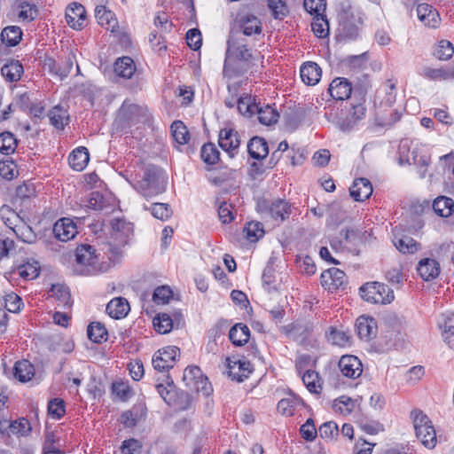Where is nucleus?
I'll list each match as a JSON object with an SVG mask.
<instances>
[{"label":"nucleus","mask_w":454,"mask_h":454,"mask_svg":"<svg viewBox=\"0 0 454 454\" xmlns=\"http://www.w3.org/2000/svg\"><path fill=\"white\" fill-rule=\"evenodd\" d=\"M166 185L167 183L161 172L153 167L145 171L143 178L134 184V188L148 200L163 193L166 191Z\"/></svg>","instance_id":"1"},{"label":"nucleus","mask_w":454,"mask_h":454,"mask_svg":"<svg viewBox=\"0 0 454 454\" xmlns=\"http://www.w3.org/2000/svg\"><path fill=\"white\" fill-rule=\"evenodd\" d=\"M413 427L416 435H421L424 430L427 429L426 426L431 424L429 418L419 410H414L411 412Z\"/></svg>","instance_id":"46"},{"label":"nucleus","mask_w":454,"mask_h":454,"mask_svg":"<svg viewBox=\"0 0 454 454\" xmlns=\"http://www.w3.org/2000/svg\"><path fill=\"white\" fill-rule=\"evenodd\" d=\"M321 285L330 292L339 289H345L347 286V277L344 271L337 268H330L325 270L320 277Z\"/></svg>","instance_id":"6"},{"label":"nucleus","mask_w":454,"mask_h":454,"mask_svg":"<svg viewBox=\"0 0 454 454\" xmlns=\"http://www.w3.org/2000/svg\"><path fill=\"white\" fill-rule=\"evenodd\" d=\"M425 427H427V429L424 430L422 434L416 436L425 447L432 449L435 446L437 442L436 433L432 423L426 426Z\"/></svg>","instance_id":"58"},{"label":"nucleus","mask_w":454,"mask_h":454,"mask_svg":"<svg viewBox=\"0 0 454 454\" xmlns=\"http://www.w3.org/2000/svg\"><path fill=\"white\" fill-rule=\"evenodd\" d=\"M268 7L275 19L282 20L289 12L285 0H268Z\"/></svg>","instance_id":"51"},{"label":"nucleus","mask_w":454,"mask_h":454,"mask_svg":"<svg viewBox=\"0 0 454 454\" xmlns=\"http://www.w3.org/2000/svg\"><path fill=\"white\" fill-rule=\"evenodd\" d=\"M361 21L353 15L344 13L340 17L339 35L347 40H355L360 32Z\"/></svg>","instance_id":"9"},{"label":"nucleus","mask_w":454,"mask_h":454,"mask_svg":"<svg viewBox=\"0 0 454 454\" xmlns=\"http://www.w3.org/2000/svg\"><path fill=\"white\" fill-rule=\"evenodd\" d=\"M311 27L314 34L319 38H325L328 35L329 25L324 13L322 16L314 17V20L311 23Z\"/></svg>","instance_id":"53"},{"label":"nucleus","mask_w":454,"mask_h":454,"mask_svg":"<svg viewBox=\"0 0 454 454\" xmlns=\"http://www.w3.org/2000/svg\"><path fill=\"white\" fill-rule=\"evenodd\" d=\"M17 147V139L13 134L8 131L0 134V152L9 155L14 153Z\"/></svg>","instance_id":"47"},{"label":"nucleus","mask_w":454,"mask_h":454,"mask_svg":"<svg viewBox=\"0 0 454 454\" xmlns=\"http://www.w3.org/2000/svg\"><path fill=\"white\" fill-rule=\"evenodd\" d=\"M302 381L308 390L313 394H320L322 391V380L316 371L308 370L302 375Z\"/></svg>","instance_id":"37"},{"label":"nucleus","mask_w":454,"mask_h":454,"mask_svg":"<svg viewBox=\"0 0 454 454\" xmlns=\"http://www.w3.org/2000/svg\"><path fill=\"white\" fill-rule=\"evenodd\" d=\"M454 54L453 44L448 40H441L434 49V55L440 60H447Z\"/></svg>","instance_id":"50"},{"label":"nucleus","mask_w":454,"mask_h":454,"mask_svg":"<svg viewBox=\"0 0 454 454\" xmlns=\"http://www.w3.org/2000/svg\"><path fill=\"white\" fill-rule=\"evenodd\" d=\"M58 438L53 432H47L45 434V440L43 447V454H57L59 453L60 450L59 447L56 445L58 442Z\"/></svg>","instance_id":"63"},{"label":"nucleus","mask_w":454,"mask_h":454,"mask_svg":"<svg viewBox=\"0 0 454 454\" xmlns=\"http://www.w3.org/2000/svg\"><path fill=\"white\" fill-rule=\"evenodd\" d=\"M172 294L173 293L168 286H159L153 292V301L156 304H165L168 302L169 299L172 297Z\"/></svg>","instance_id":"64"},{"label":"nucleus","mask_w":454,"mask_h":454,"mask_svg":"<svg viewBox=\"0 0 454 454\" xmlns=\"http://www.w3.org/2000/svg\"><path fill=\"white\" fill-rule=\"evenodd\" d=\"M129 304L125 298L117 297L111 300L106 305V312L113 318H121L128 315Z\"/></svg>","instance_id":"23"},{"label":"nucleus","mask_w":454,"mask_h":454,"mask_svg":"<svg viewBox=\"0 0 454 454\" xmlns=\"http://www.w3.org/2000/svg\"><path fill=\"white\" fill-rule=\"evenodd\" d=\"M4 309L12 313H18L23 307L22 299L16 294L11 292L4 296Z\"/></svg>","instance_id":"48"},{"label":"nucleus","mask_w":454,"mask_h":454,"mask_svg":"<svg viewBox=\"0 0 454 454\" xmlns=\"http://www.w3.org/2000/svg\"><path fill=\"white\" fill-rule=\"evenodd\" d=\"M249 155L255 160H262L269 153V147L266 140L260 137H254L247 145Z\"/></svg>","instance_id":"26"},{"label":"nucleus","mask_w":454,"mask_h":454,"mask_svg":"<svg viewBox=\"0 0 454 454\" xmlns=\"http://www.w3.org/2000/svg\"><path fill=\"white\" fill-rule=\"evenodd\" d=\"M51 296L55 297L59 305L63 307H70L72 304L71 295L68 287L64 285H52L51 288Z\"/></svg>","instance_id":"40"},{"label":"nucleus","mask_w":454,"mask_h":454,"mask_svg":"<svg viewBox=\"0 0 454 454\" xmlns=\"http://www.w3.org/2000/svg\"><path fill=\"white\" fill-rule=\"evenodd\" d=\"M228 368L229 375L238 381H243L244 378H247L252 372L251 364L248 361L233 362V365L229 362Z\"/></svg>","instance_id":"32"},{"label":"nucleus","mask_w":454,"mask_h":454,"mask_svg":"<svg viewBox=\"0 0 454 454\" xmlns=\"http://www.w3.org/2000/svg\"><path fill=\"white\" fill-rule=\"evenodd\" d=\"M359 292L361 297L371 303L387 304L395 298L393 290L379 282L366 283L359 288Z\"/></svg>","instance_id":"2"},{"label":"nucleus","mask_w":454,"mask_h":454,"mask_svg":"<svg viewBox=\"0 0 454 454\" xmlns=\"http://www.w3.org/2000/svg\"><path fill=\"white\" fill-rule=\"evenodd\" d=\"M43 68L51 74L59 76L60 79L67 77L73 68L71 57L57 61L51 57H47L43 62Z\"/></svg>","instance_id":"14"},{"label":"nucleus","mask_w":454,"mask_h":454,"mask_svg":"<svg viewBox=\"0 0 454 454\" xmlns=\"http://www.w3.org/2000/svg\"><path fill=\"white\" fill-rule=\"evenodd\" d=\"M255 114H257L260 123L267 126L276 123L278 118V114L274 108L270 105L261 106L260 103L257 104Z\"/></svg>","instance_id":"34"},{"label":"nucleus","mask_w":454,"mask_h":454,"mask_svg":"<svg viewBox=\"0 0 454 454\" xmlns=\"http://www.w3.org/2000/svg\"><path fill=\"white\" fill-rule=\"evenodd\" d=\"M300 74L305 84L316 85L320 81L322 70L317 63L307 62L301 67Z\"/></svg>","instance_id":"22"},{"label":"nucleus","mask_w":454,"mask_h":454,"mask_svg":"<svg viewBox=\"0 0 454 454\" xmlns=\"http://www.w3.org/2000/svg\"><path fill=\"white\" fill-rule=\"evenodd\" d=\"M394 245L403 254H413L419 247V244L408 236L395 240Z\"/></svg>","instance_id":"49"},{"label":"nucleus","mask_w":454,"mask_h":454,"mask_svg":"<svg viewBox=\"0 0 454 454\" xmlns=\"http://www.w3.org/2000/svg\"><path fill=\"white\" fill-rule=\"evenodd\" d=\"M24 73L22 64L18 60H12L1 68V74L9 82H18Z\"/></svg>","instance_id":"27"},{"label":"nucleus","mask_w":454,"mask_h":454,"mask_svg":"<svg viewBox=\"0 0 454 454\" xmlns=\"http://www.w3.org/2000/svg\"><path fill=\"white\" fill-rule=\"evenodd\" d=\"M147 408L144 403H135L130 410L122 412L121 423L126 427H133L146 417Z\"/></svg>","instance_id":"17"},{"label":"nucleus","mask_w":454,"mask_h":454,"mask_svg":"<svg viewBox=\"0 0 454 454\" xmlns=\"http://www.w3.org/2000/svg\"><path fill=\"white\" fill-rule=\"evenodd\" d=\"M180 350L176 346H168L159 349L153 356L152 364L159 372L168 371L173 368Z\"/></svg>","instance_id":"4"},{"label":"nucleus","mask_w":454,"mask_h":454,"mask_svg":"<svg viewBox=\"0 0 454 454\" xmlns=\"http://www.w3.org/2000/svg\"><path fill=\"white\" fill-rule=\"evenodd\" d=\"M338 366L342 375L349 379H357L363 372V364L357 356L353 355L342 356Z\"/></svg>","instance_id":"12"},{"label":"nucleus","mask_w":454,"mask_h":454,"mask_svg":"<svg viewBox=\"0 0 454 454\" xmlns=\"http://www.w3.org/2000/svg\"><path fill=\"white\" fill-rule=\"evenodd\" d=\"M95 17L102 27H106V29L114 31L117 21L114 19V13L111 11L106 10L105 5L98 4L96 6Z\"/></svg>","instance_id":"31"},{"label":"nucleus","mask_w":454,"mask_h":454,"mask_svg":"<svg viewBox=\"0 0 454 454\" xmlns=\"http://www.w3.org/2000/svg\"><path fill=\"white\" fill-rule=\"evenodd\" d=\"M144 209L150 210L153 217L161 221H167L173 213L167 203H153L150 207L145 205Z\"/></svg>","instance_id":"41"},{"label":"nucleus","mask_w":454,"mask_h":454,"mask_svg":"<svg viewBox=\"0 0 454 454\" xmlns=\"http://www.w3.org/2000/svg\"><path fill=\"white\" fill-rule=\"evenodd\" d=\"M89 160L90 154L88 149L83 146L74 149L68 157L70 167L76 171L83 170Z\"/></svg>","instance_id":"25"},{"label":"nucleus","mask_w":454,"mask_h":454,"mask_svg":"<svg viewBox=\"0 0 454 454\" xmlns=\"http://www.w3.org/2000/svg\"><path fill=\"white\" fill-rule=\"evenodd\" d=\"M350 196L356 201H364L372 193V185L366 178L356 179L349 188Z\"/></svg>","instance_id":"19"},{"label":"nucleus","mask_w":454,"mask_h":454,"mask_svg":"<svg viewBox=\"0 0 454 454\" xmlns=\"http://www.w3.org/2000/svg\"><path fill=\"white\" fill-rule=\"evenodd\" d=\"M328 91L333 99L344 100L350 97L352 85L348 79L337 77L330 83Z\"/></svg>","instance_id":"18"},{"label":"nucleus","mask_w":454,"mask_h":454,"mask_svg":"<svg viewBox=\"0 0 454 454\" xmlns=\"http://www.w3.org/2000/svg\"><path fill=\"white\" fill-rule=\"evenodd\" d=\"M156 389L162 399L168 404L172 405L176 397V387L169 376H166L165 383L156 384Z\"/></svg>","instance_id":"35"},{"label":"nucleus","mask_w":454,"mask_h":454,"mask_svg":"<svg viewBox=\"0 0 454 454\" xmlns=\"http://www.w3.org/2000/svg\"><path fill=\"white\" fill-rule=\"evenodd\" d=\"M74 271L80 275H91L95 272V264L97 263V255L95 249L89 244H83L77 247L75 250Z\"/></svg>","instance_id":"3"},{"label":"nucleus","mask_w":454,"mask_h":454,"mask_svg":"<svg viewBox=\"0 0 454 454\" xmlns=\"http://www.w3.org/2000/svg\"><path fill=\"white\" fill-rule=\"evenodd\" d=\"M297 400L293 397L283 398L278 403V411L285 416H293L297 405Z\"/></svg>","instance_id":"61"},{"label":"nucleus","mask_w":454,"mask_h":454,"mask_svg":"<svg viewBox=\"0 0 454 454\" xmlns=\"http://www.w3.org/2000/svg\"><path fill=\"white\" fill-rule=\"evenodd\" d=\"M433 209L441 217H449L454 212V201L451 198L439 196L433 202Z\"/></svg>","instance_id":"30"},{"label":"nucleus","mask_w":454,"mask_h":454,"mask_svg":"<svg viewBox=\"0 0 454 454\" xmlns=\"http://www.w3.org/2000/svg\"><path fill=\"white\" fill-rule=\"evenodd\" d=\"M200 156L205 163L214 165L219 160L220 152L214 144L207 143L201 147Z\"/></svg>","instance_id":"45"},{"label":"nucleus","mask_w":454,"mask_h":454,"mask_svg":"<svg viewBox=\"0 0 454 454\" xmlns=\"http://www.w3.org/2000/svg\"><path fill=\"white\" fill-rule=\"evenodd\" d=\"M237 23L243 35L247 36L260 35L262 31L261 20L252 13H239Z\"/></svg>","instance_id":"13"},{"label":"nucleus","mask_w":454,"mask_h":454,"mask_svg":"<svg viewBox=\"0 0 454 454\" xmlns=\"http://www.w3.org/2000/svg\"><path fill=\"white\" fill-rule=\"evenodd\" d=\"M153 326L159 333H168L173 327V321L168 314L161 313L153 319Z\"/></svg>","instance_id":"52"},{"label":"nucleus","mask_w":454,"mask_h":454,"mask_svg":"<svg viewBox=\"0 0 454 454\" xmlns=\"http://www.w3.org/2000/svg\"><path fill=\"white\" fill-rule=\"evenodd\" d=\"M87 333L89 339L95 343H101L107 340V330L99 322H92L88 325Z\"/></svg>","instance_id":"39"},{"label":"nucleus","mask_w":454,"mask_h":454,"mask_svg":"<svg viewBox=\"0 0 454 454\" xmlns=\"http://www.w3.org/2000/svg\"><path fill=\"white\" fill-rule=\"evenodd\" d=\"M417 271L424 280L429 281L438 277L440 265L434 259L425 258L419 261Z\"/></svg>","instance_id":"21"},{"label":"nucleus","mask_w":454,"mask_h":454,"mask_svg":"<svg viewBox=\"0 0 454 454\" xmlns=\"http://www.w3.org/2000/svg\"><path fill=\"white\" fill-rule=\"evenodd\" d=\"M52 231L55 238L62 242L73 239L78 233L75 223L68 217L59 219L54 223Z\"/></svg>","instance_id":"11"},{"label":"nucleus","mask_w":454,"mask_h":454,"mask_svg":"<svg viewBox=\"0 0 454 454\" xmlns=\"http://www.w3.org/2000/svg\"><path fill=\"white\" fill-rule=\"evenodd\" d=\"M218 143L230 158H233L239 152L240 140L238 131L233 129H222L219 133Z\"/></svg>","instance_id":"8"},{"label":"nucleus","mask_w":454,"mask_h":454,"mask_svg":"<svg viewBox=\"0 0 454 454\" xmlns=\"http://www.w3.org/2000/svg\"><path fill=\"white\" fill-rule=\"evenodd\" d=\"M262 279L263 286L268 292L277 291L278 285L276 279V270L270 262L267 263L263 270Z\"/></svg>","instance_id":"43"},{"label":"nucleus","mask_w":454,"mask_h":454,"mask_svg":"<svg viewBox=\"0 0 454 454\" xmlns=\"http://www.w3.org/2000/svg\"><path fill=\"white\" fill-rule=\"evenodd\" d=\"M260 211L266 216L277 222H284L291 214V206L285 200H276L270 204L263 201L259 206Z\"/></svg>","instance_id":"5"},{"label":"nucleus","mask_w":454,"mask_h":454,"mask_svg":"<svg viewBox=\"0 0 454 454\" xmlns=\"http://www.w3.org/2000/svg\"><path fill=\"white\" fill-rule=\"evenodd\" d=\"M136 71L133 59L129 57L119 58L114 63V73L121 78L129 79Z\"/></svg>","instance_id":"29"},{"label":"nucleus","mask_w":454,"mask_h":454,"mask_svg":"<svg viewBox=\"0 0 454 454\" xmlns=\"http://www.w3.org/2000/svg\"><path fill=\"white\" fill-rule=\"evenodd\" d=\"M18 274L24 279H34L39 275L40 266L36 261L20 264L17 268Z\"/></svg>","instance_id":"42"},{"label":"nucleus","mask_w":454,"mask_h":454,"mask_svg":"<svg viewBox=\"0 0 454 454\" xmlns=\"http://www.w3.org/2000/svg\"><path fill=\"white\" fill-rule=\"evenodd\" d=\"M249 337V328L247 325L241 323L233 325L229 332V338L235 346L245 345L248 341Z\"/></svg>","instance_id":"28"},{"label":"nucleus","mask_w":454,"mask_h":454,"mask_svg":"<svg viewBox=\"0 0 454 454\" xmlns=\"http://www.w3.org/2000/svg\"><path fill=\"white\" fill-rule=\"evenodd\" d=\"M13 370L14 377L20 382H27L35 375L34 366L27 360L18 361Z\"/></svg>","instance_id":"33"},{"label":"nucleus","mask_w":454,"mask_h":454,"mask_svg":"<svg viewBox=\"0 0 454 454\" xmlns=\"http://www.w3.org/2000/svg\"><path fill=\"white\" fill-rule=\"evenodd\" d=\"M114 231L119 233L124 239H128L133 232V225L123 219L114 218L110 223Z\"/></svg>","instance_id":"54"},{"label":"nucleus","mask_w":454,"mask_h":454,"mask_svg":"<svg viewBox=\"0 0 454 454\" xmlns=\"http://www.w3.org/2000/svg\"><path fill=\"white\" fill-rule=\"evenodd\" d=\"M303 7L316 17L322 16L326 9V0H303Z\"/></svg>","instance_id":"57"},{"label":"nucleus","mask_w":454,"mask_h":454,"mask_svg":"<svg viewBox=\"0 0 454 454\" xmlns=\"http://www.w3.org/2000/svg\"><path fill=\"white\" fill-rule=\"evenodd\" d=\"M356 329L359 338L365 341H369L376 337L378 333L376 320L366 316H361L356 319Z\"/></svg>","instance_id":"15"},{"label":"nucleus","mask_w":454,"mask_h":454,"mask_svg":"<svg viewBox=\"0 0 454 454\" xmlns=\"http://www.w3.org/2000/svg\"><path fill=\"white\" fill-rule=\"evenodd\" d=\"M442 336L445 342L451 347V342H454V315L447 316L442 325Z\"/></svg>","instance_id":"59"},{"label":"nucleus","mask_w":454,"mask_h":454,"mask_svg":"<svg viewBox=\"0 0 454 454\" xmlns=\"http://www.w3.org/2000/svg\"><path fill=\"white\" fill-rule=\"evenodd\" d=\"M0 216L4 224L16 232V222L19 220V215L9 206L4 205L0 208Z\"/></svg>","instance_id":"55"},{"label":"nucleus","mask_w":454,"mask_h":454,"mask_svg":"<svg viewBox=\"0 0 454 454\" xmlns=\"http://www.w3.org/2000/svg\"><path fill=\"white\" fill-rule=\"evenodd\" d=\"M171 131L172 136L174 139L179 144V145H185L189 142L190 139V134L186 128V126L181 121H175L171 124Z\"/></svg>","instance_id":"44"},{"label":"nucleus","mask_w":454,"mask_h":454,"mask_svg":"<svg viewBox=\"0 0 454 454\" xmlns=\"http://www.w3.org/2000/svg\"><path fill=\"white\" fill-rule=\"evenodd\" d=\"M21 38L22 31L18 26H8L1 33V41L7 46H16Z\"/></svg>","instance_id":"38"},{"label":"nucleus","mask_w":454,"mask_h":454,"mask_svg":"<svg viewBox=\"0 0 454 454\" xmlns=\"http://www.w3.org/2000/svg\"><path fill=\"white\" fill-rule=\"evenodd\" d=\"M365 114L366 108L364 104L352 106L347 116L339 121V129L344 132L354 129L364 119Z\"/></svg>","instance_id":"10"},{"label":"nucleus","mask_w":454,"mask_h":454,"mask_svg":"<svg viewBox=\"0 0 454 454\" xmlns=\"http://www.w3.org/2000/svg\"><path fill=\"white\" fill-rule=\"evenodd\" d=\"M66 20L74 29H82L86 22V12L81 4L74 3L67 9Z\"/></svg>","instance_id":"16"},{"label":"nucleus","mask_w":454,"mask_h":454,"mask_svg":"<svg viewBox=\"0 0 454 454\" xmlns=\"http://www.w3.org/2000/svg\"><path fill=\"white\" fill-rule=\"evenodd\" d=\"M245 236L250 242H255L264 234V231L260 223L251 222L244 228Z\"/></svg>","instance_id":"56"},{"label":"nucleus","mask_w":454,"mask_h":454,"mask_svg":"<svg viewBox=\"0 0 454 454\" xmlns=\"http://www.w3.org/2000/svg\"><path fill=\"white\" fill-rule=\"evenodd\" d=\"M227 44L226 59L231 57H234L236 59L245 62L251 59L252 49L243 42V39H238L231 35L229 37ZM226 63L227 60H225L224 67H226Z\"/></svg>","instance_id":"7"},{"label":"nucleus","mask_w":454,"mask_h":454,"mask_svg":"<svg viewBox=\"0 0 454 454\" xmlns=\"http://www.w3.org/2000/svg\"><path fill=\"white\" fill-rule=\"evenodd\" d=\"M319 435L323 439L327 441L333 440L336 435H338V427L336 423L333 421L325 422L319 427L318 429Z\"/></svg>","instance_id":"62"},{"label":"nucleus","mask_w":454,"mask_h":454,"mask_svg":"<svg viewBox=\"0 0 454 454\" xmlns=\"http://www.w3.org/2000/svg\"><path fill=\"white\" fill-rule=\"evenodd\" d=\"M51 123L58 129H63L68 124L67 111L59 106H54L48 114Z\"/></svg>","instance_id":"36"},{"label":"nucleus","mask_w":454,"mask_h":454,"mask_svg":"<svg viewBox=\"0 0 454 454\" xmlns=\"http://www.w3.org/2000/svg\"><path fill=\"white\" fill-rule=\"evenodd\" d=\"M120 114L128 121L129 124L139 122L141 121L140 119H143V121L148 120L145 109L137 105L126 104V102L122 104L120 109Z\"/></svg>","instance_id":"20"},{"label":"nucleus","mask_w":454,"mask_h":454,"mask_svg":"<svg viewBox=\"0 0 454 454\" xmlns=\"http://www.w3.org/2000/svg\"><path fill=\"white\" fill-rule=\"evenodd\" d=\"M20 12L18 13V16L21 20H33L37 16V9L35 4H30L27 2H21L19 4Z\"/></svg>","instance_id":"60"},{"label":"nucleus","mask_w":454,"mask_h":454,"mask_svg":"<svg viewBox=\"0 0 454 454\" xmlns=\"http://www.w3.org/2000/svg\"><path fill=\"white\" fill-rule=\"evenodd\" d=\"M417 14L419 19L425 23L426 26L436 27L439 24L438 12L428 4H420L417 7Z\"/></svg>","instance_id":"24"}]
</instances>
